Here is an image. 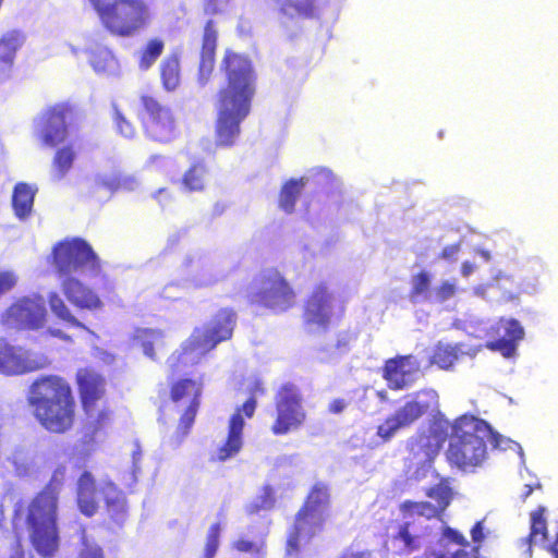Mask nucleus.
Segmentation results:
<instances>
[{
    "label": "nucleus",
    "mask_w": 558,
    "mask_h": 558,
    "mask_svg": "<svg viewBox=\"0 0 558 558\" xmlns=\"http://www.w3.org/2000/svg\"><path fill=\"white\" fill-rule=\"evenodd\" d=\"M60 287L66 300L78 310L97 311L102 307L98 294L74 276L63 278Z\"/></svg>",
    "instance_id": "22"
},
{
    "label": "nucleus",
    "mask_w": 558,
    "mask_h": 558,
    "mask_svg": "<svg viewBox=\"0 0 558 558\" xmlns=\"http://www.w3.org/2000/svg\"><path fill=\"white\" fill-rule=\"evenodd\" d=\"M400 509L403 513L424 517L428 520L442 517L439 510L429 501L405 500L401 504Z\"/></svg>",
    "instance_id": "43"
},
{
    "label": "nucleus",
    "mask_w": 558,
    "mask_h": 558,
    "mask_svg": "<svg viewBox=\"0 0 558 558\" xmlns=\"http://www.w3.org/2000/svg\"><path fill=\"white\" fill-rule=\"evenodd\" d=\"M338 558H373L371 550H344Z\"/></svg>",
    "instance_id": "55"
},
{
    "label": "nucleus",
    "mask_w": 558,
    "mask_h": 558,
    "mask_svg": "<svg viewBox=\"0 0 558 558\" xmlns=\"http://www.w3.org/2000/svg\"><path fill=\"white\" fill-rule=\"evenodd\" d=\"M266 537L267 533H262L254 539L240 536L231 543V548L240 554H250L257 558H265L267 554Z\"/></svg>",
    "instance_id": "36"
},
{
    "label": "nucleus",
    "mask_w": 558,
    "mask_h": 558,
    "mask_svg": "<svg viewBox=\"0 0 558 558\" xmlns=\"http://www.w3.org/2000/svg\"><path fill=\"white\" fill-rule=\"evenodd\" d=\"M225 85L217 95L216 145L231 147L241 133V123L250 114L257 90V74L251 58L231 48L219 64Z\"/></svg>",
    "instance_id": "1"
},
{
    "label": "nucleus",
    "mask_w": 558,
    "mask_h": 558,
    "mask_svg": "<svg viewBox=\"0 0 558 558\" xmlns=\"http://www.w3.org/2000/svg\"><path fill=\"white\" fill-rule=\"evenodd\" d=\"M88 60L97 73L112 72L117 66V59L112 52L99 45H96L89 50Z\"/></svg>",
    "instance_id": "38"
},
{
    "label": "nucleus",
    "mask_w": 558,
    "mask_h": 558,
    "mask_svg": "<svg viewBox=\"0 0 558 558\" xmlns=\"http://www.w3.org/2000/svg\"><path fill=\"white\" fill-rule=\"evenodd\" d=\"M101 493L105 500V508L109 519L120 525L128 517V506L124 493L111 482H105L98 489L95 477L89 471H84L76 486V504L78 510L85 517H93L98 511L97 495Z\"/></svg>",
    "instance_id": "7"
},
{
    "label": "nucleus",
    "mask_w": 558,
    "mask_h": 558,
    "mask_svg": "<svg viewBox=\"0 0 558 558\" xmlns=\"http://www.w3.org/2000/svg\"><path fill=\"white\" fill-rule=\"evenodd\" d=\"M113 121L118 131L125 137H132L135 133V129L130 121L125 119L120 109L113 106Z\"/></svg>",
    "instance_id": "50"
},
{
    "label": "nucleus",
    "mask_w": 558,
    "mask_h": 558,
    "mask_svg": "<svg viewBox=\"0 0 558 558\" xmlns=\"http://www.w3.org/2000/svg\"><path fill=\"white\" fill-rule=\"evenodd\" d=\"M430 410L432 405L427 401L417 399L407 401L377 426L376 436L381 444H387L399 430L409 428Z\"/></svg>",
    "instance_id": "18"
},
{
    "label": "nucleus",
    "mask_w": 558,
    "mask_h": 558,
    "mask_svg": "<svg viewBox=\"0 0 558 558\" xmlns=\"http://www.w3.org/2000/svg\"><path fill=\"white\" fill-rule=\"evenodd\" d=\"M484 530H485V527H484V519H483V520L475 522V524L472 526V529L470 531L472 542L474 543L472 549L469 551L472 557H474L475 555L477 557H481L480 549H481L482 543L485 539Z\"/></svg>",
    "instance_id": "49"
},
{
    "label": "nucleus",
    "mask_w": 558,
    "mask_h": 558,
    "mask_svg": "<svg viewBox=\"0 0 558 558\" xmlns=\"http://www.w3.org/2000/svg\"><path fill=\"white\" fill-rule=\"evenodd\" d=\"M410 523H402L398 532L392 536V542L398 543L399 554H410L421 548V536L410 531Z\"/></svg>",
    "instance_id": "39"
},
{
    "label": "nucleus",
    "mask_w": 558,
    "mask_h": 558,
    "mask_svg": "<svg viewBox=\"0 0 558 558\" xmlns=\"http://www.w3.org/2000/svg\"><path fill=\"white\" fill-rule=\"evenodd\" d=\"M76 158V151L72 143L58 148L52 158L53 177L63 179L72 169Z\"/></svg>",
    "instance_id": "34"
},
{
    "label": "nucleus",
    "mask_w": 558,
    "mask_h": 558,
    "mask_svg": "<svg viewBox=\"0 0 558 558\" xmlns=\"http://www.w3.org/2000/svg\"><path fill=\"white\" fill-rule=\"evenodd\" d=\"M460 252V244L447 245L442 248L439 257L446 260H456L458 253Z\"/></svg>",
    "instance_id": "54"
},
{
    "label": "nucleus",
    "mask_w": 558,
    "mask_h": 558,
    "mask_svg": "<svg viewBox=\"0 0 558 558\" xmlns=\"http://www.w3.org/2000/svg\"><path fill=\"white\" fill-rule=\"evenodd\" d=\"M27 405L38 424L48 433L70 432L76 417V401L70 383L56 374L40 375L28 387Z\"/></svg>",
    "instance_id": "3"
},
{
    "label": "nucleus",
    "mask_w": 558,
    "mask_h": 558,
    "mask_svg": "<svg viewBox=\"0 0 558 558\" xmlns=\"http://www.w3.org/2000/svg\"><path fill=\"white\" fill-rule=\"evenodd\" d=\"M165 50V41L154 37L147 40L140 51L138 66L141 70H148L162 54Z\"/></svg>",
    "instance_id": "41"
},
{
    "label": "nucleus",
    "mask_w": 558,
    "mask_h": 558,
    "mask_svg": "<svg viewBox=\"0 0 558 558\" xmlns=\"http://www.w3.org/2000/svg\"><path fill=\"white\" fill-rule=\"evenodd\" d=\"M276 505V497L271 486L265 485L262 488L260 495L256 498V500L250 502L245 507V512L248 515H254L259 513L260 511H267L274 509Z\"/></svg>",
    "instance_id": "44"
},
{
    "label": "nucleus",
    "mask_w": 558,
    "mask_h": 558,
    "mask_svg": "<svg viewBox=\"0 0 558 558\" xmlns=\"http://www.w3.org/2000/svg\"><path fill=\"white\" fill-rule=\"evenodd\" d=\"M421 393H424V395L428 396L430 398V400H433L434 403H436V401H437V393L434 390L418 391L415 396L418 397Z\"/></svg>",
    "instance_id": "62"
},
{
    "label": "nucleus",
    "mask_w": 558,
    "mask_h": 558,
    "mask_svg": "<svg viewBox=\"0 0 558 558\" xmlns=\"http://www.w3.org/2000/svg\"><path fill=\"white\" fill-rule=\"evenodd\" d=\"M347 408V402L343 399H333L328 407L330 413L339 414Z\"/></svg>",
    "instance_id": "56"
},
{
    "label": "nucleus",
    "mask_w": 558,
    "mask_h": 558,
    "mask_svg": "<svg viewBox=\"0 0 558 558\" xmlns=\"http://www.w3.org/2000/svg\"><path fill=\"white\" fill-rule=\"evenodd\" d=\"M301 390L292 383L281 385L275 395V417L270 430L275 436L299 430L306 422Z\"/></svg>",
    "instance_id": "10"
},
{
    "label": "nucleus",
    "mask_w": 558,
    "mask_h": 558,
    "mask_svg": "<svg viewBox=\"0 0 558 558\" xmlns=\"http://www.w3.org/2000/svg\"><path fill=\"white\" fill-rule=\"evenodd\" d=\"M430 278L427 271L422 270L412 278L410 299L415 301L420 295L425 294L429 289Z\"/></svg>",
    "instance_id": "48"
},
{
    "label": "nucleus",
    "mask_w": 558,
    "mask_h": 558,
    "mask_svg": "<svg viewBox=\"0 0 558 558\" xmlns=\"http://www.w3.org/2000/svg\"><path fill=\"white\" fill-rule=\"evenodd\" d=\"M102 27L113 36L131 37L145 29L151 13L145 0H88Z\"/></svg>",
    "instance_id": "5"
},
{
    "label": "nucleus",
    "mask_w": 558,
    "mask_h": 558,
    "mask_svg": "<svg viewBox=\"0 0 558 558\" xmlns=\"http://www.w3.org/2000/svg\"><path fill=\"white\" fill-rule=\"evenodd\" d=\"M77 558H104V553L100 546L90 545L86 541L83 543Z\"/></svg>",
    "instance_id": "52"
},
{
    "label": "nucleus",
    "mask_w": 558,
    "mask_h": 558,
    "mask_svg": "<svg viewBox=\"0 0 558 558\" xmlns=\"http://www.w3.org/2000/svg\"><path fill=\"white\" fill-rule=\"evenodd\" d=\"M425 495L436 501L434 506L444 514L454 497L451 480L449 477H441L437 484L426 489Z\"/></svg>",
    "instance_id": "32"
},
{
    "label": "nucleus",
    "mask_w": 558,
    "mask_h": 558,
    "mask_svg": "<svg viewBox=\"0 0 558 558\" xmlns=\"http://www.w3.org/2000/svg\"><path fill=\"white\" fill-rule=\"evenodd\" d=\"M329 504L330 494L327 485L323 483L314 484L304 504L296 512L294 524L289 532L286 543L288 555L299 553L303 535L312 538L324 529L326 518L323 515V512Z\"/></svg>",
    "instance_id": "8"
},
{
    "label": "nucleus",
    "mask_w": 558,
    "mask_h": 558,
    "mask_svg": "<svg viewBox=\"0 0 558 558\" xmlns=\"http://www.w3.org/2000/svg\"><path fill=\"white\" fill-rule=\"evenodd\" d=\"M238 323L232 307L219 308L210 319L192 335V347L202 353L213 351L219 343L232 339Z\"/></svg>",
    "instance_id": "13"
},
{
    "label": "nucleus",
    "mask_w": 558,
    "mask_h": 558,
    "mask_svg": "<svg viewBox=\"0 0 558 558\" xmlns=\"http://www.w3.org/2000/svg\"><path fill=\"white\" fill-rule=\"evenodd\" d=\"M218 45V31L213 20L206 22L202 37L199 52L198 81L206 84L211 76L216 62V50Z\"/></svg>",
    "instance_id": "24"
},
{
    "label": "nucleus",
    "mask_w": 558,
    "mask_h": 558,
    "mask_svg": "<svg viewBox=\"0 0 558 558\" xmlns=\"http://www.w3.org/2000/svg\"><path fill=\"white\" fill-rule=\"evenodd\" d=\"M131 343L148 359L156 360L157 352L166 349L165 332L155 328H136L131 336Z\"/></svg>",
    "instance_id": "25"
},
{
    "label": "nucleus",
    "mask_w": 558,
    "mask_h": 558,
    "mask_svg": "<svg viewBox=\"0 0 558 558\" xmlns=\"http://www.w3.org/2000/svg\"><path fill=\"white\" fill-rule=\"evenodd\" d=\"M36 189L25 182L15 184L12 194V207L20 219H25L32 213Z\"/></svg>",
    "instance_id": "30"
},
{
    "label": "nucleus",
    "mask_w": 558,
    "mask_h": 558,
    "mask_svg": "<svg viewBox=\"0 0 558 558\" xmlns=\"http://www.w3.org/2000/svg\"><path fill=\"white\" fill-rule=\"evenodd\" d=\"M305 186V179H290L281 187L279 193V207L287 214L295 209L296 201Z\"/></svg>",
    "instance_id": "33"
},
{
    "label": "nucleus",
    "mask_w": 558,
    "mask_h": 558,
    "mask_svg": "<svg viewBox=\"0 0 558 558\" xmlns=\"http://www.w3.org/2000/svg\"><path fill=\"white\" fill-rule=\"evenodd\" d=\"M247 302L251 305L283 314L298 304V293L291 282L277 268L260 271L252 282Z\"/></svg>",
    "instance_id": "6"
},
{
    "label": "nucleus",
    "mask_w": 558,
    "mask_h": 558,
    "mask_svg": "<svg viewBox=\"0 0 558 558\" xmlns=\"http://www.w3.org/2000/svg\"><path fill=\"white\" fill-rule=\"evenodd\" d=\"M218 2L219 0H206L204 7L205 13L209 15L217 14L220 11Z\"/></svg>",
    "instance_id": "58"
},
{
    "label": "nucleus",
    "mask_w": 558,
    "mask_h": 558,
    "mask_svg": "<svg viewBox=\"0 0 558 558\" xmlns=\"http://www.w3.org/2000/svg\"><path fill=\"white\" fill-rule=\"evenodd\" d=\"M160 81L167 92H174L181 84V64L178 53L168 54L159 66Z\"/></svg>",
    "instance_id": "31"
},
{
    "label": "nucleus",
    "mask_w": 558,
    "mask_h": 558,
    "mask_svg": "<svg viewBox=\"0 0 558 558\" xmlns=\"http://www.w3.org/2000/svg\"><path fill=\"white\" fill-rule=\"evenodd\" d=\"M65 477V465H58L48 483L25 506L19 505L14 510V518L24 522L28 541L41 557H52L59 548V499Z\"/></svg>",
    "instance_id": "2"
},
{
    "label": "nucleus",
    "mask_w": 558,
    "mask_h": 558,
    "mask_svg": "<svg viewBox=\"0 0 558 558\" xmlns=\"http://www.w3.org/2000/svg\"><path fill=\"white\" fill-rule=\"evenodd\" d=\"M549 550L555 558H558V531L554 543L549 546Z\"/></svg>",
    "instance_id": "61"
},
{
    "label": "nucleus",
    "mask_w": 558,
    "mask_h": 558,
    "mask_svg": "<svg viewBox=\"0 0 558 558\" xmlns=\"http://www.w3.org/2000/svg\"><path fill=\"white\" fill-rule=\"evenodd\" d=\"M141 104L144 109L141 121L145 134L160 143L172 141L178 134V128L171 110L149 95H143Z\"/></svg>",
    "instance_id": "15"
},
{
    "label": "nucleus",
    "mask_w": 558,
    "mask_h": 558,
    "mask_svg": "<svg viewBox=\"0 0 558 558\" xmlns=\"http://www.w3.org/2000/svg\"><path fill=\"white\" fill-rule=\"evenodd\" d=\"M203 380L202 378H175L169 384V398L175 404L186 402L187 405L181 414L177 427L179 439L184 438L191 430L203 395Z\"/></svg>",
    "instance_id": "14"
},
{
    "label": "nucleus",
    "mask_w": 558,
    "mask_h": 558,
    "mask_svg": "<svg viewBox=\"0 0 558 558\" xmlns=\"http://www.w3.org/2000/svg\"><path fill=\"white\" fill-rule=\"evenodd\" d=\"M221 526L219 523H213L207 532L204 554L202 558H214L219 548Z\"/></svg>",
    "instance_id": "47"
},
{
    "label": "nucleus",
    "mask_w": 558,
    "mask_h": 558,
    "mask_svg": "<svg viewBox=\"0 0 558 558\" xmlns=\"http://www.w3.org/2000/svg\"><path fill=\"white\" fill-rule=\"evenodd\" d=\"M501 329L504 330V336L495 340L487 341L486 348L492 351L500 352L505 357H510L514 354L518 342L523 339L524 329L514 318H500L495 330L499 333Z\"/></svg>",
    "instance_id": "23"
},
{
    "label": "nucleus",
    "mask_w": 558,
    "mask_h": 558,
    "mask_svg": "<svg viewBox=\"0 0 558 558\" xmlns=\"http://www.w3.org/2000/svg\"><path fill=\"white\" fill-rule=\"evenodd\" d=\"M499 440L500 436L486 421L463 414L452 422L447 462L463 472L474 471L486 459L487 442L498 448Z\"/></svg>",
    "instance_id": "4"
},
{
    "label": "nucleus",
    "mask_w": 558,
    "mask_h": 558,
    "mask_svg": "<svg viewBox=\"0 0 558 558\" xmlns=\"http://www.w3.org/2000/svg\"><path fill=\"white\" fill-rule=\"evenodd\" d=\"M451 426L452 423H449L447 420H436L430 428V434L436 439L437 447L435 449L430 448L427 445L428 437L421 434L412 440L411 450L415 451V449H423L424 447H427L425 450L426 460L432 461L437 454L439 447L447 440Z\"/></svg>",
    "instance_id": "27"
},
{
    "label": "nucleus",
    "mask_w": 558,
    "mask_h": 558,
    "mask_svg": "<svg viewBox=\"0 0 558 558\" xmlns=\"http://www.w3.org/2000/svg\"><path fill=\"white\" fill-rule=\"evenodd\" d=\"M48 333L51 335L52 337H56V338H59V339H62V340H65V341H70L71 340V337L65 335L60 329H49Z\"/></svg>",
    "instance_id": "60"
},
{
    "label": "nucleus",
    "mask_w": 558,
    "mask_h": 558,
    "mask_svg": "<svg viewBox=\"0 0 558 558\" xmlns=\"http://www.w3.org/2000/svg\"><path fill=\"white\" fill-rule=\"evenodd\" d=\"M75 379L82 410L84 413H92L95 404L106 396V379L89 367L78 369Z\"/></svg>",
    "instance_id": "21"
},
{
    "label": "nucleus",
    "mask_w": 558,
    "mask_h": 558,
    "mask_svg": "<svg viewBox=\"0 0 558 558\" xmlns=\"http://www.w3.org/2000/svg\"><path fill=\"white\" fill-rule=\"evenodd\" d=\"M165 192H167V189H165V187L159 189L158 191H156V192H155L154 197L158 199V198H159V196H160L162 193H165Z\"/></svg>",
    "instance_id": "64"
},
{
    "label": "nucleus",
    "mask_w": 558,
    "mask_h": 558,
    "mask_svg": "<svg viewBox=\"0 0 558 558\" xmlns=\"http://www.w3.org/2000/svg\"><path fill=\"white\" fill-rule=\"evenodd\" d=\"M475 266L470 262H464L461 265V274L464 277L470 276L474 271Z\"/></svg>",
    "instance_id": "59"
},
{
    "label": "nucleus",
    "mask_w": 558,
    "mask_h": 558,
    "mask_svg": "<svg viewBox=\"0 0 558 558\" xmlns=\"http://www.w3.org/2000/svg\"><path fill=\"white\" fill-rule=\"evenodd\" d=\"M16 283V278L11 271H0V295L10 291Z\"/></svg>",
    "instance_id": "53"
},
{
    "label": "nucleus",
    "mask_w": 558,
    "mask_h": 558,
    "mask_svg": "<svg viewBox=\"0 0 558 558\" xmlns=\"http://www.w3.org/2000/svg\"><path fill=\"white\" fill-rule=\"evenodd\" d=\"M20 46L21 40L15 32L7 33L0 38V73L12 68Z\"/></svg>",
    "instance_id": "37"
},
{
    "label": "nucleus",
    "mask_w": 558,
    "mask_h": 558,
    "mask_svg": "<svg viewBox=\"0 0 558 558\" xmlns=\"http://www.w3.org/2000/svg\"><path fill=\"white\" fill-rule=\"evenodd\" d=\"M440 541H447L460 546L461 548H458L454 551H449L446 549H434L426 553L425 558H481L476 555L474 557L471 556V554L466 550V547L470 545V543L462 533L453 527L444 526L441 530Z\"/></svg>",
    "instance_id": "26"
},
{
    "label": "nucleus",
    "mask_w": 558,
    "mask_h": 558,
    "mask_svg": "<svg viewBox=\"0 0 558 558\" xmlns=\"http://www.w3.org/2000/svg\"><path fill=\"white\" fill-rule=\"evenodd\" d=\"M279 12L287 19L311 20L318 16L316 0H277Z\"/></svg>",
    "instance_id": "28"
},
{
    "label": "nucleus",
    "mask_w": 558,
    "mask_h": 558,
    "mask_svg": "<svg viewBox=\"0 0 558 558\" xmlns=\"http://www.w3.org/2000/svg\"><path fill=\"white\" fill-rule=\"evenodd\" d=\"M100 185L111 193L133 191L136 186V180L132 175L117 172L104 175L100 180Z\"/></svg>",
    "instance_id": "42"
},
{
    "label": "nucleus",
    "mask_w": 558,
    "mask_h": 558,
    "mask_svg": "<svg viewBox=\"0 0 558 558\" xmlns=\"http://www.w3.org/2000/svg\"><path fill=\"white\" fill-rule=\"evenodd\" d=\"M547 538L546 520L543 514V509L532 512L531 515V531L524 539L531 547L532 544L543 543Z\"/></svg>",
    "instance_id": "45"
},
{
    "label": "nucleus",
    "mask_w": 558,
    "mask_h": 558,
    "mask_svg": "<svg viewBox=\"0 0 558 558\" xmlns=\"http://www.w3.org/2000/svg\"><path fill=\"white\" fill-rule=\"evenodd\" d=\"M250 397L238 407L229 420L228 436L222 446L217 450V460L226 461L235 456L242 448V435L244 429V418H252L257 408V397L266 393V388L260 379H255L250 389Z\"/></svg>",
    "instance_id": "12"
},
{
    "label": "nucleus",
    "mask_w": 558,
    "mask_h": 558,
    "mask_svg": "<svg viewBox=\"0 0 558 558\" xmlns=\"http://www.w3.org/2000/svg\"><path fill=\"white\" fill-rule=\"evenodd\" d=\"M209 168L204 160L194 161L183 173L181 183L189 192H203L209 179Z\"/></svg>",
    "instance_id": "29"
},
{
    "label": "nucleus",
    "mask_w": 558,
    "mask_h": 558,
    "mask_svg": "<svg viewBox=\"0 0 558 558\" xmlns=\"http://www.w3.org/2000/svg\"><path fill=\"white\" fill-rule=\"evenodd\" d=\"M47 311L44 303L22 298L11 304L2 314V324L16 330H36L45 325Z\"/></svg>",
    "instance_id": "17"
},
{
    "label": "nucleus",
    "mask_w": 558,
    "mask_h": 558,
    "mask_svg": "<svg viewBox=\"0 0 558 558\" xmlns=\"http://www.w3.org/2000/svg\"><path fill=\"white\" fill-rule=\"evenodd\" d=\"M460 353L461 350L458 344L452 345L439 342L434 347L429 363L441 369L448 371L452 368L459 360Z\"/></svg>",
    "instance_id": "35"
},
{
    "label": "nucleus",
    "mask_w": 558,
    "mask_h": 558,
    "mask_svg": "<svg viewBox=\"0 0 558 558\" xmlns=\"http://www.w3.org/2000/svg\"><path fill=\"white\" fill-rule=\"evenodd\" d=\"M333 293L326 282L317 283L303 304V322L306 326L327 330L332 322Z\"/></svg>",
    "instance_id": "19"
},
{
    "label": "nucleus",
    "mask_w": 558,
    "mask_h": 558,
    "mask_svg": "<svg viewBox=\"0 0 558 558\" xmlns=\"http://www.w3.org/2000/svg\"><path fill=\"white\" fill-rule=\"evenodd\" d=\"M84 414L93 433H97L107 427L111 418V411L106 405V402H104L102 407H99V403H96L92 413Z\"/></svg>",
    "instance_id": "46"
},
{
    "label": "nucleus",
    "mask_w": 558,
    "mask_h": 558,
    "mask_svg": "<svg viewBox=\"0 0 558 558\" xmlns=\"http://www.w3.org/2000/svg\"><path fill=\"white\" fill-rule=\"evenodd\" d=\"M50 258L56 275L61 279L73 277L74 274L97 275L101 270L99 257L82 238L59 241L53 245Z\"/></svg>",
    "instance_id": "9"
},
{
    "label": "nucleus",
    "mask_w": 558,
    "mask_h": 558,
    "mask_svg": "<svg viewBox=\"0 0 558 558\" xmlns=\"http://www.w3.org/2000/svg\"><path fill=\"white\" fill-rule=\"evenodd\" d=\"M421 371V363L413 354L396 355L385 361L381 377L390 390L410 387Z\"/></svg>",
    "instance_id": "20"
},
{
    "label": "nucleus",
    "mask_w": 558,
    "mask_h": 558,
    "mask_svg": "<svg viewBox=\"0 0 558 558\" xmlns=\"http://www.w3.org/2000/svg\"><path fill=\"white\" fill-rule=\"evenodd\" d=\"M48 304L52 312V314L60 320L66 323L68 325L81 328V329H87L83 323H81L69 310L64 301L61 299V296L57 292H51L48 295Z\"/></svg>",
    "instance_id": "40"
},
{
    "label": "nucleus",
    "mask_w": 558,
    "mask_h": 558,
    "mask_svg": "<svg viewBox=\"0 0 558 558\" xmlns=\"http://www.w3.org/2000/svg\"><path fill=\"white\" fill-rule=\"evenodd\" d=\"M533 492V488L531 485H525V490L524 493L522 494V498L523 500H525Z\"/></svg>",
    "instance_id": "63"
},
{
    "label": "nucleus",
    "mask_w": 558,
    "mask_h": 558,
    "mask_svg": "<svg viewBox=\"0 0 558 558\" xmlns=\"http://www.w3.org/2000/svg\"><path fill=\"white\" fill-rule=\"evenodd\" d=\"M457 291L456 284L449 281H442L436 289L435 294L438 301L444 302L452 298Z\"/></svg>",
    "instance_id": "51"
},
{
    "label": "nucleus",
    "mask_w": 558,
    "mask_h": 558,
    "mask_svg": "<svg viewBox=\"0 0 558 558\" xmlns=\"http://www.w3.org/2000/svg\"><path fill=\"white\" fill-rule=\"evenodd\" d=\"M183 355V352H173L171 354V356L169 357L168 362H169V365H170V368H171V372L172 374H177L178 373V368H179V363H180V360H181V356Z\"/></svg>",
    "instance_id": "57"
},
{
    "label": "nucleus",
    "mask_w": 558,
    "mask_h": 558,
    "mask_svg": "<svg viewBox=\"0 0 558 558\" xmlns=\"http://www.w3.org/2000/svg\"><path fill=\"white\" fill-rule=\"evenodd\" d=\"M51 360L43 352H34L0 337V374L20 376L48 368Z\"/></svg>",
    "instance_id": "11"
},
{
    "label": "nucleus",
    "mask_w": 558,
    "mask_h": 558,
    "mask_svg": "<svg viewBox=\"0 0 558 558\" xmlns=\"http://www.w3.org/2000/svg\"><path fill=\"white\" fill-rule=\"evenodd\" d=\"M76 117L75 108L69 102L48 107L38 119V137L48 147H57L68 137V126Z\"/></svg>",
    "instance_id": "16"
}]
</instances>
